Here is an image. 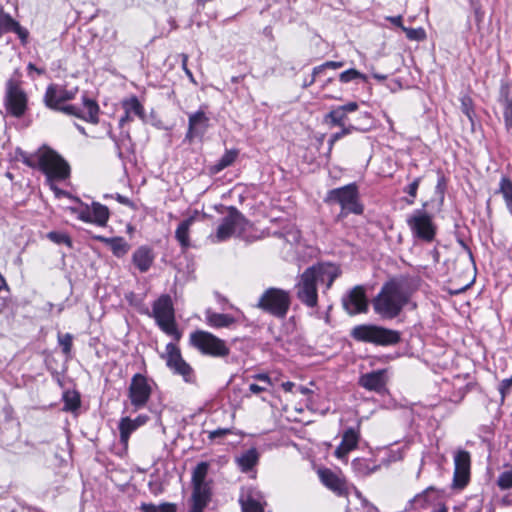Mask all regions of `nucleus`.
Listing matches in <instances>:
<instances>
[{
    "mask_svg": "<svg viewBox=\"0 0 512 512\" xmlns=\"http://www.w3.org/2000/svg\"><path fill=\"white\" fill-rule=\"evenodd\" d=\"M141 512H177V506L174 503L165 502L159 505L153 503H142Z\"/></svg>",
    "mask_w": 512,
    "mask_h": 512,
    "instance_id": "nucleus-36",
    "label": "nucleus"
},
{
    "mask_svg": "<svg viewBox=\"0 0 512 512\" xmlns=\"http://www.w3.org/2000/svg\"><path fill=\"white\" fill-rule=\"evenodd\" d=\"M231 432L232 431L229 428H218L216 430L210 431L208 437L210 440H215L217 438L225 437L226 435L231 434Z\"/></svg>",
    "mask_w": 512,
    "mask_h": 512,
    "instance_id": "nucleus-54",
    "label": "nucleus"
},
{
    "mask_svg": "<svg viewBox=\"0 0 512 512\" xmlns=\"http://www.w3.org/2000/svg\"><path fill=\"white\" fill-rule=\"evenodd\" d=\"M109 218V209L98 203V226H105Z\"/></svg>",
    "mask_w": 512,
    "mask_h": 512,
    "instance_id": "nucleus-51",
    "label": "nucleus"
},
{
    "mask_svg": "<svg viewBox=\"0 0 512 512\" xmlns=\"http://www.w3.org/2000/svg\"><path fill=\"white\" fill-rule=\"evenodd\" d=\"M47 238L56 244H66L67 246H71V240L66 233L51 231L47 234Z\"/></svg>",
    "mask_w": 512,
    "mask_h": 512,
    "instance_id": "nucleus-46",
    "label": "nucleus"
},
{
    "mask_svg": "<svg viewBox=\"0 0 512 512\" xmlns=\"http://www.w3.org/2000/svg\"><path fill=\"white\" fill-rule=\"evenodd\" d=\"M13 32L18 36L23 45L27 43L29 32L26 28L22 27L20 23L16 25Z\"/></svg>",
    "mask_w": 512,
    "mask_h": 512,
    "instance_id": "nucleus-52",
    "label": "nucleus"
},
{
    "mask_svg": "<svg viewBox=\"0 0 512 512\" xmlns=\"http://www.w3.org/2000/svg\"><path fill=\"white\" fill-rule=\"evenodd\" d=\"M143 313L153 317L160 329L166 334L175 336L176 338L180 337V333L175 322V311L170 295H161L154 301L152 312L146 308Z\"/></svg>",
    "mask_w": 512,
    "mask_h": 512,
    "instance_id": "nucleus-6",
    "label": "nucleus"
},
{
    "mask_svg": "<svg viewBox=\"0 0 512 512\" xmlns=\"http://www.w3.org/2000/svg\"><path fill=\"white\" fill-rule=\"evenodd\" d=\"M147 415H139L135 419L122 418L119 423L121 441L126 442L133 431L148 421Z\"/></svg>",
    "mask_w": 512,
    "mask_h": 512,
    "instance_id": "nucleus-25",
    "label": "nucleus"
},
{
    "mask_svg": "<svg viewBox=\"0 0 512 512\" xmlns=\"http://www.w3.org/2000/svg\"><path fill=\"white\" fill-rule=\"evenodd\" d=\"M122 106L124 111L127 114H131L132 116H136L142 121H146V114L144 106L141 104L139 99L136 96H131L122 101Z\"/></svg>",
    "mask_w": 512,
    "mask_h": 512,
    "instance_id": "nucleus-29",
    "label": "nucleus"
},
{
    "mask_svg": "<svg viewBox=\"0 0 512 512\" xmlns=\"http://www.w3.org/2000/svg\"><path fill=\"white\" fill-rule=\"evenodd\" d=\"M18 159L30 168L42 171L47 181L56 179L62 181L70 176L69 164L55 151L50 148H40L35 153H27L17 150Z\"/></svg>",
    "mask_w": 512,
    "mask_h": 512,
    "instance_id": "nucleus-2",
    "label": "nucleus"
},
{
    "mask_svg": "<svg viewBox=\"0 0 512 512\" xmlns=\"http://www.w3.org/2000/svg\"><path fill=\"white\" fill-rule=\"evenodd\" d=\"M187 61H188V56L186 54H183L182 55V68L185 72V74L188 76V78L193 82L195 83V80H194V76H193V73L191 72V70L187 67Z\"/></svg>",
    "mask_w": 512,
    "mask_h": 512,
    "instance_id": "nucleus-56",
    "label": "nucleus"
},
{
    "mask_svg": "<svg viewBox=\"0 0 512 512\" xmlns=\"http://www.w3.org/2000/svg\"><path fill=\"white\" fill-rule=\"evenodd\" d=\"M426 207L427 203H424L421 209L414 210L406 222L415 239L430 243L435 239L437 226L433 216L425 210Z\"/></svg>",
    "mask_w": 512,
    "mask_h": 512,
    "instance_id": "nucleus-9",
    "label": "nucleus"
},
{
    "mask_svg": "<svg viewBox=\"0 0 512 512\" xmlns=\"http://www.w3.org/2000/svg\"><path fill=\"white\" fill-rule=\"evenodd\" d=\"M431 512H448V509L443 503H437V507Z\"/></svg>",
    "mask_w": 512,
    "mask_h": 512,
    "instance_id": "nucleus-64",
    "label": "nucleus"
},
{
    "mask_svg": "<svg viewBox=\"0 0 512 512\" xmlns=\"http://www.w3.org/2000/svg\"><path fill=\"white\" fill-rule=\"evenodd\" d=\"M207 323L214 328H225L230 327L236 323V319L230 314L224 313H206Z\"/></svg>",
    "mask_w": 512,
    "mask_h": 512,
    "instance_id": "nucleus-30",
    "label": "nucleus"
},
{
    "mask_svg": "<svg viewBox=\"0 0 512 512\" xmlns=\"http://www.w3.org/2000/svg\"><path fill=\"white\" fill-rule=\"evenodd\" d=\"M209 127V118L203 110H198L189 115L188 130L185 140L192 142L195 138H202Z\"/></svg>",
    "mask_w": 512,
    "mask_h": 512,
    "instance_id": "nucleus-18",
    "label": "nucleus"
},
{
    "mask_svg": "<svg viewBox=\"0 0 512 512\" xmlns=\"http://www.w3.org/2000/svg\"><path fill=\"white\" fill-rule=\"evenodd\" d=\"M470 454L466 450H458L454 456L453 487L463 489L470 480Z\"/></svg>",
    "mask_w": 512,
    "mask_h": 512,
    "instance_id": "nucleus-16",
    "label": "nucleus"
},
{
    "mask_svg": "<svg viewBox=\"0 0 512 512\" xmlns=\"http://www.w3.org/2000/svg\"><path fill=\"white\" fill-rule=\"evenodd\" d=\"M498 101L503 109L512 107V92L508 83L501 84Z\"/></svg>",
    "mask_w": 512,
    "mask_h": 512,
    "instance_id": "nucleus-38",
    "label": "nucleus"
},
{
    "mask_svg": "<svg viewBox=\"0 0 512 512\" xmlns=\"http://www.w3.org/2000/svg\"><path fill=\"white\" fill-rule=\"evenodd\" d=\"M445 186H446L445 178L443 176L439 177L437 186H436V190L438 192H440L441 194H443Z\"/></svg>",
    "mask_w": 512,
    "mask_h": 512,
    "instance_id": "nucleus-61",
    "label": "nucleus"
},
{
    "mask_svg": "<svg viewBox=\"0 0 512 512\" xmlns=\"http://www.w3.org/2000/svg\"><path fill=\"white\" fill-rule=\"evenodd\" d=\"M239 155L237 149L226 150L224 155L211 167V172L217 174L231 166Z\"/></svg>",
    "mask_w": 512,
    "mask_h": 512,
    "instance_id": "nucleus-33",
    "label": "nucleus"
},
{
    "mask_svg": "<svg viewBox=\"0 0 512 512\" xmlns=\"http://www.w3.org/2000/svg\"><path fill=\"white\" fill-rule=\"evenodd\" d=\"M132 120V115L131 114H127V112L125 111V114L120 118L119 120V125L121 127H123V125L128 122V121H131Z\"/></svg>",
    "mask_w": 512,
    "mask_h": 512,
    "instance_id": "nucleus-63",
    "label": "nucleus"
},
{
    "mask_svg": "<svg viewBox=\"0 0 512 512\" xmlns=\"http://www.w3.org/2000/svg\"><path fill=\"white\" fill-rule=\"evenodd\" d=\"M439 498L438 491L430 486L422 493L417 494L412 500L409 501L411 509H425L431 505L436 504Z\"/></svg>",
    "mask_w": 512,
    "mask_h": 512,
    "instance_id": "nucleus-23",
    "label": "nucleus"
},
{
    "mask_svg": "<svg viewBox=\"0 0 512 512\" xmlns=\"http://www.w3.org/2000/svg\"><path fill=\"white\" fill-rule=\"evenodd\" d=\"M421 180L422 177H417L403 189L411 197V199H406L407 204L411 205L414 203Z\"/></svg>",
    "mask_w": 512,
    "mask_h": 512,
    "instance_id": "nucleus-44",
    "label": "nucleus"
},
{
    "mask_svg": "<svg viewBox=\"0 0 512 512\" xmlns=\"http://www.w3.org/2000/svg\"><path fill=\"white\" fill-rule=\"evenodd\" d=\"M259 454L255 448H250L239 457L236 458V462L243 472L250 471L258 462Z\"/></svg>",
    "mask_w": 512,
    "mask_h": 512,
    "instance_id": "nucleus-31",
    "label": "nucleus"
},
{
    "mask_svg": "<svg viewBox=\"0 0 512 512\" xmlns=\"http://www.w3.org/2000/svg\"><path fill=\"white\" fill-rule=\"evenodd\" d=\"M324 202L329 205L337 204L341 211L337 216L338 220L346 218L349 214L361 215L364 206L360 202L359 190L356 183L331 189L327 192Z\"/></svg>",
    "mask_w": 512,
    "mask_h": 512,
    "instance_id": "nucleus-4",
    "label": "nucleus"
},
{
    "mask_svg": "<svg viewBox=\"0 0 512 512\" xmlns=\"http://www.w3.org/2000/svg\"><path fill=\"white\" fill-rule=\"evenodd\" d=\"M18 23L0 7V39L5 33L13 32Z\"/></svg>",
    "mask_w": 512,
    "mask_h": 512,
    "instance_id": "nucleus-35",
    "label": "nucleus"
},
{
    "mask_svg": "<svg viewBox=\"0 0 512 512\" xmlns=\"http://www.w3.org/2000/svg\"><path fill=\"white\" fill-rule=\"evenodd\" d=\"M318 475L322 484L337 495L343 496L347 493L346 481L332 470L328 468L319 469Z\"/></svg>",
    "mask_w": 512,
    "mask_h": 512,
    "instance_id": "nucleus-21",
    "label": "nucleus"
},
{
    "mask_svg": "<svg viewBox=\"0 0 512 512\" xmlns=\"http://www.w3.org/2000/svg\"><path fill=\"white\" fill-rule=\"evenodd\" d=\"M356 79H361L366 82L367 76L354 68L348 69L339 74V80L342 83H348Z\"/></svg>",
    "mask_w": 512,
    "mask_h": 512,
    "instance_id": "nucleus-40",
    "label": "nucleus"
},
{
    "mask_svg": "<svg viewBox=\"0 0 512 512\" xmlns=\"http://www.w3.org/2000/svg\"><path fill=\"white\" fill-rule=\"evenodd\" d=\"M343 66V61H327L319 66L314 67V76H319L327 68L339 69Z\"/></svg>",
    "mask_w": 512,
    "mask_h": 512,
    "instance_id": "nucleus-48",
    "label": "nucleus"
},
{
    "mask_svg": "<svg viewBox=\"0 0 512 512\" xmlns=\"http://www.w3.org/2000/svg\"><path fill=\"white\" fill-rule=\"evenodd\" d=\"M497 485L501 490L512 488V469L504 471L499 475Z\"/></svg>",
    "mask_w": 512,
    "mask_h": 512,
    "instance_id": "nucleus-45",
    "label": "nucleus"
},
{
    "mask_svg": "<svg viewBox=\"0 0 512 512\" xmlns=\"http://www.w3.org/2000/svg\"><path fill=\"white\" fill-rule=\"evenodd\" d=\"M496 193L502 194L504 201L512 199V180L506 176H503L499 183V189Z\"/></svg>",
    "mask_w": 512,
    "mask_h": 512,
    "instance_id": "nucleus-41",
    "label": "nucleus"
},
{
    "mask_svg": "<svg viewBox=\"0 0 512 512\" xmlns=\"http://www.w3.org/2000/svg\"><path fill=\"white\" fill-rule=\"evenodd\" d=\"M358 384L368 391H373L382 395L387 391L386 370L380 369L362 374L359 377Z\"/></svg>",
    "mask_w": 512,
    "mask_h": 512,
    "instance_id": "nucleus-19",
    "label": "nucleus"
},
{
    "mask_svg": "<svg viewBox=\"0 0 512 512\" xmlns=\"http://www.w3.org/2000/svg\"><path fill=\"white\" fill-rule=\"evenodd\" d=\"M306 271H310L317 284H325L326 289H330L341 274L340 268L332 263H318L306 268Z\"/></svg>",
    "mask_w": 512,
    "mask_h": 512,
    "instance_id": "nucleus-17",
    "label": "nucleus"
},
{
    "mask_svg": "<svg viewBox=\"0 0 512 512\" xmlns=\"http://www.w3.org/2000/svg\"><path fill=\"white\" fill-rule=\"evenodd\" d=\"M151 394L152 386L148 378L140 373L133 375L128 388V397L135 410L145 407Z\"/></svg>",
    "mask_w": 512,
    "mask_h": 512,
    "instance_id": "nucleus-13",
    "label": "nucleus"
},
{
    "mask_svg": "<svg viewBox=\"0 0 512 512\" xmlns=\"http://www.w3.org/2000/svg\"><path fill=\"white\" fill-rule=\"evenodd\" d=\"M267 388L264 386H260L258 384L252 383L249 385V391L253 394H259L261 392L266 391Z\"/></svg>",
    "mask_w": 512,
    "mask_h": 512,
    "instance_id": "nucleus-59",
    "label": "nucleus"
},
{
    "mask_svg": "<svg viewBox=\"0 0 512 512\" xmlns=\"http://www.w3.org/2000/svg\"><path fill=\"white\" fill-rule=\"evenodd\" d=\"M511 388H512V377L503 379L500 382L498 390H499V393L501 394L502 401L510 393Z\"/></svg>",
    "mask_w": 512,
    "mask_h": 512,
    "instance_id": "nucleus-50",
    "label": "nucleus"
},
{
    "mask_svg": "<svg viewBox=\"0 0 512 512\" xmlns=\"http://www.w3.org/2000/svg\"><path fill=\"white\" fill-rule=\"evenodd\" d=\"M209 470L208 462H200L192 471V490H211L210 483L206 481Z\"/></svg>",
    "mask_w": 512,
    "mask_h": 512,
    "instance_id": "nucleus-24",
    "label": "nucleus"
},
{
    "mask_svg": "<svg viewBox=\"0 0 512 512\" xmlns=\"http://www.w3.org/2000/svg\"><path fill=\"white\" fill-rule=\"evenodd\" d=\"M291 305L290 293L286 290L270 287L258 299L256 307L278 319L286 317Z\"/></svg>",
    "mask_w": 512,
    "mask_h": 512,
    "instance_id": "nucleus-7",
    "label": "nucleus"
},
{
    "mask_svg": "<svg viewBox=\"0 0 512 512\" xmlns=\"http://www.w3.org/2000/svg\"><path fill=\"white\" fill-rule=\"evenodd\" d=\"M167 367L175 374L183 377L187 383L194 382L193 368L182 358L180 349L173 343L166 345V354L162 356Z\"/></svg>",
    "mask_w": 512,
    "mask_h": 512,
    "instance_id": "nucleus-14",
    "label": "nucleus"
},
{
    "mask_svg": "<svg viewBox=\"0 0 512 512\" xmlns=\"http://www.w3.org/2000/svg\"><path fill=\"white\" fill-rule=\"evenodd\" d=\"M350 337L357 342L370 343L376 346H391L401 341L398 331L375 324H360L350 331Z\"/></svg>",
    "mask_w": 512,
    "mask_h": 512,
    "instance_id": "nucleus-5",
    "label": "nucleus"
},
{
    "mask_svg": "<svg viewBox=\"0 0 512 512\" xmlns=\"http://www.w3.org/2000/svg\"><path fill=\"white\" fill-rule=\"evenodd\" d=\"M55 179L51 180V181H48L50 183V187L51 189L55 192L56 196H60V195H68L67 192L59 189L58 187H56L52 182L54 181Z\"/></svg>",
    "mask_w": 512,
    "mask_h": 512,
    "instance_id": "nucleus-62",
    "label": "nucleus"
},
{
    "mask_svg": "<svg viewBox=\"0 0 512 512\" xmlns=\"http://www.w3.org/2000/svg\"><path fill=\"white\" fill-rule=\"evenodd\" d=\"M402 31L406 34V37L412 41H422L426 38V32L423 28H408L402 27Z\"/></svg>",
    "mask_w": 512,
    "mask_h": 512,
    "instance_id": "nucleus-43",
    "label": "nucleus"
},
{
    "mask_svg": "<svg viewBox=\"0 0 512 512\" xmlns=\"http://www.w3.org/2000/svg\"><path fill=\"white\" fill-rule=\"evenodd\" d=\"M255 380H259L261 382L266 383L268 386L272 385L271 379L268 374L265 373H259L253 376Z\"/></svg>",
    "mask_w": 512,
    "mask_h": 512,
    "instance_id": "nucleus-58",
    "label": "nucleus"
},
{
    "mask_svg": "<svg viewBox=\"0 0 512 512\" xmlns=\"http://www.w3.org/2000/svg\"><path fill=\"white\" fill-rule=\"evenodd\" d=\"M64 409L68 411L76 410L80 405L79 395L75 392H65L63 395Z\"/></svg>",
    "mask_w": 512,
    "mask_h": 512,
    "instance_id": "nucleus-42",
    "label": "nucleus"
},
{
    "mask_svg": "<svg viewBox=\"0 0 512 512\" xmlns=\"http://www.w3.org/2000/svg\"><path fill=\"white\" fill-rule=\"evenodd\" d=\"M4 102L10 115L20 118L25 114L28 98L18 79L11 77L7 80Z\"/></svg>",
    "mask_w": 512,
    "mask_h": 512,
    "instance_id": "nucleus-11",
    "label": "nucleus"
},
{
    "mask_svg": "<svg viewBox=\"0 0 512 512\" xmlns=\"http://www.w3.org/2000/svg\"><path fill=\"white\" fill-rule=\"evenodd\" d=\"M393 25L397 26V27H400L402 29V27H405L403 25V22H402V16L401 15H398V16H392V17H388L387 18Z\"/></svg>",
    "mask_w": 512,
    "mask_h": 512,
    "instance_id": "nucleus-60",
    "label": "nucleus"
},
{
    "mask_svg": "<svg viewBox=\"0 0 512 512\" xmlns=\"http://www.w3.org/2000/svg\"><path fill=\"white\" fill-rule=\"evenodd\" d=\"M132 260L140 272H146L153 263L154 255L150 248L147 246H141L133 253Z\"/></svg>",
    "mask_w": 512,
    "mask_h": 512,
    "instance_id": "nucleus-27",
    "label": "nucleus"
},
{
    "mask_svg": "<svg viewBox=\"0 0 512 512\" xmlns=\"http://www.w3.org/2000/svg\"><path fill=\"white\" fill-rule=\"evenodd\" d=\"M78 88L67 89L58 84H50L43 97L46 107L51 110L61 111L67 115H73L78 118L96 123V101L83 95V107H77L71 104H65L75 98Z\"/></svg>",
    "mask_w": 512,
    "mask_h": 512,
    "instance_id": "nucleus-1",
    "label": "nucleus"
},
{
    "mask_svg": "<svg viewBox=\"0 0 512 512\" xmlns=\"http://www.w3.org/2000/svg\"><path fill=\"white\" fill-rule=\"evenodd\" d=\"M342 130L340 132L334 133V139L340 140L342 137L351 134L353 131H358L359 129L354 125H344L340 126Z\"/></svg>",
    "mask_w": 512,
    "mask_h": 512,
    "instance_id": "nucleus-53",
    "label": "nucleus"
},
{
    "mask_svg": "<svg viewBox=\"0 0 512 512\" xmlns=\"http://www.w3.org/2000/svg\"><path fill=\"white\" fill-rule=\"evenodd\" d=\"M98 241L104 242L116 257H123L129 251V244L122 237L106 238L98 236Z\"/></svg>",
    "mask_w": 512,
    "mask_h": 512,
    "instance_id": "nucleus-28",
    "label": "nucleus"
},
{
    "mask_svg": "<svg viewBox=\"0 0 512 512\" xmlns=\"http://www.w3.org/2000/svg\"><path fill=\"white\" fill-rule=\"evenodd\" d=\"M341 109H343L344 113L347 115L349 112H354L358 109L357 102H349L345 105L340 106Z\"/></svg>",
    "mask_w": 512,
    "mask_h": 512,
    "instance_id": "nucleus-57",
    "label": "nucleus"
},
{
    "mask_svg": "<svg viewBox=\"0 0 512 512\" xmlns=\"http://www.w3.org/2000/svg\"><path fill=\"white\" fill-rule=\"evenodd\" d=\"M346 119L347 115L344 113L343 109L340 108V106L331 110L325 116V121L333 126H344Z\"/></svg>",
    "mask_w": 512,
    "mask_h": 512,
    "instance_id": "nucleus-37",
    "label": "nucleus"
},
{
    "mask_svg": "<svg viewBox=\"0 0 512 512\" xmlns=\"http://www.w3.org/2000/svg\"><path fill=\"white\" fill-rule=\"evenodd\" d=\"M410 294L405 289L403 281L390 280L386 282L373 300L376 314L383 319L396 318L403 307L409 302Z\"/></svg>",
    "mask_w": 512,
    "mask_h": 512,
    "instance_id": "nucleus-3",
    "label": "nucleus"
},
{
    "mask_svg": "<svg viewBox=\"0 0 512 512\" xmlns=\"http://www.w3.org/2000/svg\"><path fill=\"white\" fill-rule=\"evenodd\" d=\"M352 469L358 476H367L378 469V466L370 464V461L365 458H355L352 461Z\"/></svg>",
    "mask_w": 512,
    "mask_h": 512,
    "instance_id": "nucleus-34",
    "label": "nucleus"
},
{
    "mask_svg": "<svg viewBox=\"0 0 512 512\" xmlns=\"http://www.w3.org/2000/svg\"><path fill=\"white\" fill-rule=\"evenodd\" d=\"M359 439L360 433L358 429L353 427L347 428L342 435L341 443L334 452L335 456L341 460L345 459L350 451L357 448Z\"/></svg>",
    "mask_w": 512,
    "mask_h": 512,
    "instance_id": "nucleus-22",
    "label": "nucleus"
},
{
    "mask_svg": "<svg viewBox=\"0 0 512 512\" xmlns=\"http://www.w3.org/2000/svg\"><path fill=\"white\" fill-rule=\"evenodd\" d=\"M342 306L350 315L354 316L368 311V300L363 286H355L342 297Z\"/></svg>",
    "mask_w": 512,
    "mask_h": 512,
    "instance_id": "nucleus-15",
    "label": "nucleus"
},
{
    "mask_svg": "<svg viewBox=\"0 0 512 512\" xmlns=\"http://www.w3.org/2000/svg\"><path fill=\"white\" fill-rule=\"evenodd\" d=\"M194 222V217H189L178 225L175 231V238L178 240L183 248H187L190 245L189 229Z\"/></svg>",
    "mask_w": 512,
    "mask_h": 512,
    "instance_id": "nucleus-32",
    "label": "nucleus"
},
{
    "mask_svg": "<svg viewBox=\"0 0 512 512\" xmlns=\"http://www.w3.org/2000/svg\"><path fill=\"white\" fill-rule=\"evenodd\" d=\"M242 512H264L266 501L262 493L256 489H248L240 496Z\"/></svg>",
    "mask_w": 512,
    "mask_h": 512,
    "instance_id": "nucleus-20",
    "label": "nucleus"
},
{
    "mask_svg": "<svg viewBox=\"0 0 512 512\" xmlns=\"http://www.w3.org/2000/svg\"><path fill=\"white\" fill-rule=\"evenodd\" d=\"M72 340H73V337L69 333H66V334H60L59 333L58 334V342H59V345L62 348V352L65 355H69L70 352H71Z\"/></svg>",
    "mask_w": 512,
    "mask_h": 512,
    "instance_id": "nucleus-47",
    "label": "nucleus"
},
{
    "mask_svg": "<svg viewBox=\"0 0 512 512\" xmlns=\"http://www.w3.org/2000/svg\"><path fill=\"white\" fill-rule=\"evenodd\" d=\"M248 220L234 206L228 207V214L222 219L215 234L216 242H223L232 236H241L247 230Z\"/></svg>",
    "mask_w": 512,
    "mask_h": 512,
    "instance_id": "nucleus-10",
    "label": "nucleus"
},
{
    "mask_svg": "<svg viewBox=\"0 0 512 512\" xmlns=\"http://www.w3.org/2000/svg\"><path fill=\"white\" fill-rule=\"evenodd\" d=\"M79 218L85 222H96V201H92L91 205H86L79 210Z\"/></svg>",
    "mask_w": 512,
    "mask_h": 512,
    "instance_id": "nucleus-39",
    "label": "nucleus"
},
{
    "mask_svg": "<svg viewBox=\"0 0 512 512\" xmlns=\"http://www.w3.org/2000/svg\"><path fill=\"white\" fill-rule=\"evenodd\" d=\"M312 274L304 270L295 284L297 299L308 308L318 306V289Z\"/></svg>",
    "mask_w": 512,
    "mask_h": 512,
    "instance_id": "nucleus-12",
    "label": "nucleus"
},
{
    "mask_svg": "<svg viewBox=\"0 0 512 512\" xmlns=\"http://www.w3.org/2000/svg\"><path fill=\"white\" fill-rule=\"evenodd\" d=\"M461 110L468 119L473 122L474 110L472 99L470 97L465 96L461 99Z\"/></svg>",
    "mask_w": 512,
    "mask_h": 512,
    "instance_id": "nucleus-49",
    "label": "nucleus"
},
{
    "mask_svg": "<svg viewBox=\"0 0 512 512\" xmlns=\"http://www.w3.org/2000/svg\"><path fill=\"white\" fill-rule=\"evenodd\" d=\"M506 130L512 134V107L503 109Z\"/></svg>",
    "mask_w": 512,
    "mask_h": 512,
    "instance_id": "nucleus-55",
    "label": "nucleus"
},
{
    "mask_svg": "<svg viewBox=\"0 0 512 512\" xmlns=\"http://www.w3.org/2000/svg\"><path fill=\"white\" fill-rule=\"evenodd\" d=\"M189 341L191 346L203 355L224 358L230 354V348L226 345L225 341L208 331H194L190 334Z\"/></svg>",
    "mask_w": 512,
    "mask_h": 512,
    "instance_id": "nucleus-8",
    "label": "nucleus"
},
{
    "mask_svg": "<svg viewBox=\"0 0 512 512\" xmlns=\"http://www.w3.org/2000/svg\"><path fill=\"white\" fill-rule=\"evenodd\" d=\"M212 498V490H192L189 512H203Z\"/></svg>",
    "mask_w": 512,
    "mask_h": 512,
    "instance_id": "nucleus-26",
    "label": "nucleus"
}]
</instances>
